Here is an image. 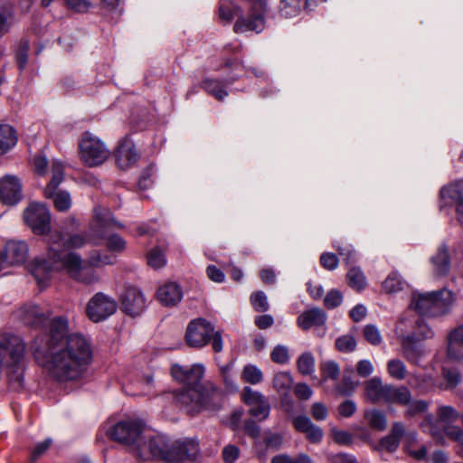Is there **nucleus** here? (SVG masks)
<instances>
[{"mask_svg":"<svg viewBox=\"0 0 463 463\" xmlns=\"http://www.w3.org/2000/svg\"><path fill=\"white\" fill-rule=\"evenodd\" d=\"M112 222L109 210L97 207L90 230L85 234H67L60 231L51 232L44 239L46 252L43 256L35 258L30 264V271L38 285L41 288L46 287L52 273L61 270H66L72 278L85 284L97 282L99 279L94 272L82 273V259L73 250L87 244L98 245L104 238L99 230Z\"/></svg>","mask_w":463,"mask_h":463,"instance_id":"f257e3e1","label":"nucleus"},{"mask_svg":"<svg viewBox=\"0 0 463 463\" xmlns=\"http://www.w3.org/2000/svg\"><path fill=\"white\" fill-rule=\"evenodd\" d=\"M92 361V349L82 335L69 333L68 320L62 317L50 322L46 340L44 368L59 383L80 379Z\"/></svg>","mask_w":463,"mask_h":463,"instance_id":"f03ea898","label":"nucleus"},{"mask_svg":"<svg viewBox=\"0 0 463 463\" xmlns=\"http://www.w3.org/2000/svg\"><path fill=\"white\" fill-rule=\"evenodd\" d=\"M205 368L202 364L190 366L173 364V378L184 386L176 392V401L187 413L194 415L202 411H214L222 405V392L211 382L202 383Z\"/></svg>","mask_w":463,"mask_h":463,"instance_id":"7ed1b4c3","label":"nucleus"},{"mask_svg":"<svg viewBox=\"0 0 463 463\" xmlns=\"http://www.w3.org/2000/svg\"><path fill=\"white\" fill-rule=\"evenodd\" d=\"M134 454L139 460L161 459L171 463H194L200 453L199 443L194 439H185L169 444L166 437L143 436Z\"/></svg>","mask_w":463,"mask_h":463,"instance_id":"20e7f679","label":"nucleus"},{"mask_svg":"<svg viewBox=\"0 0 463 463\" xmlns=\"http://www.w3.org/2000/svg\"><path fill=\"white\" fill-rule=\"evenodd\" d=\"M24 354L25 343L22 337L11 332H0V374L6 372L14 388L23 385Z\"/></svg>","mask_w":463,"mask_h":463,"instance_id":"39448f33","label":"nucleus"},{"mask_svg":"<svg viewBox=\"0 0 463 463\" xmlns=\"http://www.w3.org/2000/svg\"><path fill=\"white\" fill-rule=\"evenodd\" d=\"M454 301L452 291L442 288L439 291L428 293H415L412 297L411 307L420 315L436 317L445 314Z\"/></svg>","mask_w":463,"mask_h":463,"instance_id":"423d86ee","label":"nucleus"},{"mask_svg":"<svg viewBox=\"0 0 463 463\" xmlns=\"http://www.w3.org/2000/svg\"><path fill=\"white\" fill-rule=\"evenodd\" d=\"M145 423L137 419H128L116 423L109 430L111 439L130 448L133 454L143 440Z\"/></svg>","mask_w":463,"mask_h":463,"instance_id":"0eeeda50","label":"nucleus"},{"mask_svg":"<svg viewBox=\"0 0 463 463\" xmlns=\"http://www.w3.org/2000/svg\"><path fill=\"white\" fill-rule=\"evenodd\" d=\"M81 161L88 166L102 165L109 156V150L98 137L85 132L79 143Z\"/></svg>","mask_w":463,"mask_h":463,"instance_id":"6e6552de","label":"nucleus"},{"mask_svg":"<svg viewBox=\"0 0 463 463\" xmlns=\"http://www.w3.org/2000/svg\"><path fill=\"white\" fill-rule=\"evenodd\" d=\"M246 3L249 8V14L246 17H238L234 24L233 31L236 33L246 32L260 33L265 27L266 3L263 0H246Z\"/></svg>","mask_w":463,"mask_h":463,"instance_id":"1a4fd4ad","label":"nucleus"},{"mask_svg":"<svg viewBox=\"0 0 463 463\" xmlns=\"http://www.w3.org/2000/svg\"><path fill=\"white\" fill-rule=\"evenodd\" d=\"M52 179L44 189V196L52 198L55 208L60 212L68 211L71 206V195L66 191H58L59 184L63 180V166L59 162H53Z\"/></svg>","mask_w":463,"mask_h":463,"instance_id":"9d476101","label":"nucleus"},{"mask_svg":"<svg viewBox=\"0 0 463 463\" xmlns=\"http://www.w3.org/2000/svg\"><path fill=\"white\" fill-rule=\"evenodd\" d=\"M24 220L37 235H44L51 232V213L43 203H30L24 212Z\"/></svg>","mask_w":463,"mask_h":463,"instance_id":"9b49d317","label":"nucleus"},{"mask_svg":"<svg viewBox=\"0 0 463 463\" xmlns=\"http://www.w3.org/2000/svg\"><path fill=\"white\" fill-rule=\"evenodd\" d=\"M117 307V302L112 298L99 292L89 300L86 313L92 322L98 323L112 316Z\"/></svg>","mask_w":463,"mask_h":463,"instance_id":"f8f14e48","label":"nucleus"},{"mask_svg":"<svg viewBox=\"0 0 463 463\" xmlns=\"http://www.w3.org/2000/svg\"><path fill=\"white\" fill-rule=\"evenodd\" d=\"M213 326L203 318L192 320L186 328L185 340L189 346L201 348L211 340Z\"/></svg>","mask_w":463,"mask_h":463,"instance_id":"ddd939ff","label":"nucleus"},{"mask_svg":"<svg viewBox=\"0 0 463 463\" xmlns=\"http://www.w3.org/2000/svg\"><path fill=\"white\" fill-rule=\"evenodd\" d=\"M242 402L250 407L249 413L259 420H266L270 412V405L267 398L260 392L249 386L243 388Z\"/></svg>","mask_w":463,"mask_h":463,"instance_id":"4468645a","label":"nucleus"},{"mask_svg":"<svg viewBox=\"0 0 463 463\" xmlns=\"http://www.w3.org/2000/svg\"><path fill=\"white\" fill-rule=\"evenodd\" d=\"M146 307L144 294L137 288H127L121 296V309L131 317L140 315Z\"/></svg>","mask_w":463,"mask_h":463,"instance_id":"2eb2a0df","label":"nucleus"},{"mask_svg":"<svg viewBox=\"0 0 463 463\" xmlns=\"http://www.w3.org/2000/svg\"><path fill=\"white\" fill-rule=\"evenodd\" d=\"M22 199V184L20 180L11 175L0 179V200L7 205H14Z\"/></svg>","mask_w":463,"mask_h":463,"instance_id":"dca6fc26","label":"nucleus"},{"mask_svg":"<svg viewBox=\"0 0 463 463\" xmlns=\"http://www.w3.org/2000/svg\"><path fill=\"white\" fill-rule=\"evenodd\" d=\"M16 317L25 325L34 327L44 326L49 318V315L34 304L20 307L16 311Z\"/></svg>","mask_w":463,"mask_h":463,"instance_id":"f3484780","label":"nucleus"},{"mask_svg":"<svg viewBox=\"0 0 463 463\" xmlns=\"http://www.w3.org/2000/svg\"><path fill=\"white\" fill-rule=\"evenodd\" d=\"M28 246L23 241H9L6 242L3 257L6 266H14L24 263L28 256Z\"/></svg>","mask_w":463,"mask_h":463,"instance_id":"a211bd4d","label":"nucleus"},{"mask_svg":"<svg viewBox=\"0 0 463 463\" xmlns=\"http://www.w3.org/2000/svg\"><path fill=\"white\" fill-rule=\"evenodd\" d=\"M118 165L127 169L133 165L139 158L133 142L128 138L123 139L115 152Z\"/></svg>","mask_w":463,"mask_h":463,"instance_id":"6ab92c4d","label":"nucleus"},{"mask_svg":"<svg viewBox=\"0 0 463 463\" xmlns=\"http://www.w3.org/2000/svg\"><path fill=\"white\" fill-rule=\"evenodd\" d=\"M420 342L416 339V334H410L402 340V354L411 364H417L425 354V348Z\"/></svg>","mask_w":463,"mask_h":463,"instance_id":"aec40b11","label":"nucleus"},{"mask_svg":"<svg viewBox=\"0 0 463 463\" xmlns=\"http://www.w3.org/2000/svg\"><path fill=\"white\" fill-rule=\"evenodd\" d=\"M294 428L303 434L312 443H318L323 438V430L315 425L307 416H298L293 419Z\"/></svg>","mask_w":463,"mask_h":463,"instance_id":"412c9836","label":"nucleus"},{"mask_svg":"<svg viewBox=\"0 0 463 463\" xmlns=\"http://www.w3.org/2000/svg\"><path fill=\"white\" fill-rule=\"evenodd\" d=\"M109 213L111 212L109 211ZM110 216L113 220V222L110 225L103 227L99 230V232L104 234V238L100 241V242L98 245L101 244L103 241H106V246L109 250L120 252L125 250L126 241L122 237H120L118 234H110V232L115 228H122L123 225L114 219L112 213H110Z\"/></svg>","mask_w":463,"mask_h":463,"instance_id":"4be33fe9","label":"nucleus"},{"mask_svg":"<svg viewBox=\"0 0 463 463\" xmlns=\"http://www.w3.org/2000/svg\"><path fill=\"white\" fill-rule=\"evenodd\" d=\"M411 399V392L406 386L387 384L383 399L384 403L405 406L410 403Z\"/></svg>","mask_w":463,"mask_h":463,"instance_id":"5701e85b","label":"nucleus"},{"mask_svg":"<svg viewBox=\"0 0 463 463\" xmlns=\"http://www.w3.org/2000/svg\"><path fill=\"white\" fill-rule=\"evenodd\" d=\"M156 297L164 306H175L182 300L183 291L178 284L168 282L157 289Z\"/></svg>","mask_w":463,"mask_h":463,"instance_id":"b1692460","label":"nucleus"},{"mask_svg":"<svg viewBox=\"0 0 463 463\" xmlns=\"http://www.w3.org/2000/svg\"><path fill=\"white\" fill-rule=\"evenodd\" d=\"M447 352L450 360L463 359V326L456 327L449 334Z\"/></svg>","mask_w":463,"mask_h":463,"instance_id":"393cba45","label":"nucleus"},{"mask_svg":"<svg viewBox=\"0 0 463 463\" xmlns=\"http://www.w3.org/2000/svg\"><path fill=\"white\" fill-rule=\"evenodd\" d=\"M326 321V314L318 307H313L304 311L298 317V325L303 330H307L312 326H323Z\"/></svg>","mask_w":463,"mask_h":463,"instance_id":"a878e982","label":"nucleus"},{"mask_svg":"<svg viewBox=\"0 0 463 463\" xmlns=\"http://www.w3.org/2000/svg\"><path fill=\"white\" fill-rule=\"evenodd\" d=\"M388 383H383L379 376H374L364 383V395L373 403L383 402Z\"/></svg>","mask_w":463,"mask_h":463,"instance_id":"bb28decb","label":"nucleus"},{"mask_svg":"<svg viewBox=\"0 0 463 463\" xmlns=\"http://www.w3.org/2000/svg\"><path fill=\"white\" fill-rule=\"evenodd\" d=\"M439 421V418L436 419L432 414L427 413L420 423V428L423 432L430 434L437 444L445 445L446 440Z\"/></svg>","mask_w":463,"mask_h":463,"instance_id":"cd10ccee","label":"nucleus"},{"mask_svg":"<svg viewBox=\"0 0 463 463\" xmlns=\"http://www.w3.org/2000/svg\"><path fill=\"white\" fill-rule=\"evenodd\" d=\"M439 421V418L436 419L432 414L427 413L420 423V428L423 432L430 434L437 444L445 445L446 440Z\"/></svg>","mask_w":463,"mask_h":463,"instance_id":"c85d7f7f","label":"nucleus"},{"mask_svg":"<svg viewBox=\"0 0 463 463\" xmlns=\"http://www.w3.org/2000/svg\"><path fill=\"white\" fill-rule=\"evenodd\" d=\"M405 434L404 425L400 421L393 422L390 433L383 438L380 441V447L389 452L395 451L399 445L401 439Z\"/></svg>","mask_w":463,"mask_h":463,"instance_id":"c756f323","label":"nucleus"},{"mask_svg":"<svg viewBox=\"0 0 463 463\" xmlns=\"http://www.w3.org/2000/svg\"><path fill=\"white\" fill-rule=\"evenodd\" d=\"M440 195L443 199H450L456 207L458 221L463 225V192L458 184H450L440 190Z\"/></svg>","mask_w":463,"mask_h":463,"instance_id":"7c9ffc66","label":"nucleus"},{"mask_svg":"<svg viewBox=\"0 0 463 463\" xmlns=\"http://www.w3.org/2000/svg\"><path fill=\"white\" fill-rule=\"evenodd\" d=\"M432 271L436 277H444L448 274L450 267L448 250L445 246L439 248L437 253L431 257Z\"/></svg>","mask_w":463,"mask_h":463,"instance_id":"2f4dec72","label":"nucleus"},{"mask_svg":"<svg viewBox=\"0 0 463 463\" xmlns=\"http://www.w3.org/2000/svg\"><path fill=\"white\" fill-rule=\"evenodd\" d=\"M17 143L15 129L8 124L0 125V155L7 153Z\"/></svg>","mask_w":463,"mask_h":463,"instance_id":"473e14b6","label":"nucleus"},{"mask_svg":"<svg viewBox=\"0 0 463 463\" xmlns=\"http://www.w3.org/2000/svg\"><path fill=\"white\" fill-rule=\"evenodd\" d=\"M404 437V446L406 451L415 459H423L427 455V448L425 446H421L418 449H414L413 446L417 443L418 435L416 431H405Z\"/></svg>","mask_w":463,"mask_h":463,"instance_id":"72a5a7b5","label":"nucleus"},{"mask_svg":"<svg viewBox=\"0 0 463 463\" xmlns=\"http://www.w3.org/2000/svg\"><path fill=\"white\" fill-rule=\"evenodd\" d=\"M364 417L368 425L378 431H383L387 426V419L384 413L377 409L364 411Z\"/></svg>","mask_w":463,"mask_h":463,"instance_id":"f704fd0d","label":"nucleus"},{"mask_svg":"<svg viewBox=\"0 0 463 463\" xmlns=\"http://www.w3.org/2000/svg\"><path fill=\"white\" fill-rule=\"evenodd\" d=\"M202 88L220 101L228 96L224 83L218 80L205 79L202 82Z\"/></svg>","mask_w":463,"mask_h":463,"instance_id":"c9c22d12","label":"nucleus"},{"mask_svg":"<svg viewBox=\"0 0 463 463\" xmlns=\"http://www.w3.org/2000/svg\"><path fill=\"white\" fill-rule=\"evenodd\" d=\"M272 383L280 395H287L292 388L293 378L288 372H279L274 375Z\"/></svg>","mask_w":463,"mask_h":463,"instance_id":"e433bc0d","label":"nucleus"},{"mask_svg":"<svg viewBox=\"0 0 463 463\" xmlns=\"http://www.w3.org/2000/svg\"><path fill=\"white\" fill-rule=\"evenodd\" d=\"M241 378L246 383L256 385L263 381V373L258 366L248 364L242 368Z\"/></svg>","mask_w":463,"mask_h":463,"instance_id":"4c0bfd02","label":"nucleus"},{"mask_svg":"<svg viewBox=\"0 0 463 463\" xmlns=\"http://www.w3.org/2000/svg\"><path fill=\"white\" fill-rule=\"evenodd\" d=\"M240 12V8L232 2L228 0H221L218 9V16L222 23L230 24L233 20L234 16L238 15Z\"/></svg>","mask_w":463,"mask_h":463,"instance_id":"58836bf2","label":"nucleus"},{"mask_svg":"<svg viewBox=\"0 0 463 463\" xmlns=\"http://www.w3.org/2000/svg\"><path fill=\"white\" fill-rule=\"evenodd\" d=\"M147 265L154 269H160L166 265V257L159 247L152 248L146 255Z\"/></svg>","mask_w":463,"mask_h":463,"instance_id":"ea45409f","label":"nucleus"},{"mask_svg":"<svg viewBox=\"0 0 463 463\" xmlns=\"http://www.w3.org/2000/svg\"><path fill=\"white\" fill-rule=\"evenodd\" d=\"M346 279L348 285L357 291L364 289L366 286V278L359 268L350 269L346 274Z\"/></svg>","mask_w":463,"mask_h":463,"instance_id":"a19ab883","label":"nucleus"},{"mask_svg":"<svg viewBox=\"0 0 463 463\" xmlns=\"http://www.w3.org/2000/svg\"><path fill=\"white\" fill-rule=\"evenodd\" d=\"M387 372L392 378L398 381L404 380L407 376L406 365L400 359L389 360L387 363Z\"/></svg>","mask_w":463,"mask_h":463,"instance_id":"79ce46f5","label":"nucleus"},{"mask_svg":"<svg viewBox=\"0 0 463 463\" xmlns=\"http://www.w3.org/2000/svg\"><path fill=\"white\" fill-rule=\"evenodd\" d=\"M301 11L299 0H281L279 5L280 14L285 18L297 16Z\"/></svg>","mask_w":463,"mask_h":463,"instance_id":"37998d69","label":"nucleus"},{"mask_svg":"<svg viewBox=\"0 0 463 463\" xmlns=\"http://www.w3.org/2000/svg\"><path fill=\"white\" fill-rule=\"evenodd\" d=\"M300 373L308 375L315 371V358L311 353H303L297 361Z\"/></svg>","mask_w":463,"mask_h":463,"instance_id":"c03bdc74","label":"nucleus"},{"mask_svg":"<svg viewBox=\"0 0 463 463\" xmlns=\"http://www.w3.org/2000/svg\"><path fill=\"white\" fill-rule=\"evenodd\" d=\"M88 262L93 267L112 265L116 262V257L107 253L101 254L99 251L94 250L89 256Z\"/></svg>","mask_w":463,"mask_h":463,"instance_id":"a18cd8bd","label":"nucleus"},{"mask_svg":"<svg viewBox=\"0 0 463 463\" xmlns=\"http://www.w3.org/2000/svg\"><path fill=\"white\" fill-rule=\"evenodd\" d=\"M414 330L411 334H416V339L422 341L424 339L431 338L434 335L433 331L423 318L417 317L414 320Z\"/></svg>","mask_w":463,"mask_h":463,"instance_id":"49530a36","label":"nucleus"},{"mask_svg":"<svg viewBox=\"0 0 463 463\" xmlns=\"http://www.w3.org/2000/svg\"><path fill=\"white\" fill-rule=\"evenodd\" d=\"M404 282L397 272L391 273L383 283V288L387 293H393L403 288Z\"/></svg>","mask_w":463,"mask_h":463,"instance_id":"de8ad7c7","label":"nucleus"},{"mask_svg":"<svg viewBox=\"0 0 463 463\" xmlns=\"http://www.w3.org/2000/svg\"><path fill=\"white\" fill-rule=\"evenodd\" d=\"M406 411H405V416L408 418L414 417L420 413H425L429 410V402L424 400H416L410 402L409 404L405 405Z\"/></svg>","mask_w":463,"mask_h":463,"instance_id":"09e8293b","label":"nucleus"},{"mask_svg":"<svg viewBox=\"0 0 463 463\" xmlns=\"http://www.w3.org/2000/svg\"><path fill=\"white\" fill-rule=\"evenodd\" d=\"M321 375L323 381L336 380L340 375V368L334 361H326L321 364Z\"/></svg>","mask_w":463,"mask_h":463,"instance_id":"8fccbe9b","label":"nucleus"},{"mask_svg":"<svg viewBox=\"0 0 463 463\" xmlns=\"http://www.w3.org/2000/svg\"><path fill=\"white\" fill-rule=\"evenodd\" d=\"M270 359L279 364H288L289 362L288 348L283 345H276L270 353Z\"/></svg>","mask_w":463,"mask_h":463,"instance_id":"3c124183","label":"nucleus"},{"mask_svg":"<svg viewBox=\"0 0 463 463\" xmlns=\"http://www.w3.org/2000/svg\"><path fill=\"white\" fill-rule=\"evenodd\" d=\"M251 305L257 312H265L269 309L268 298L263 291H257L250 296Z\"/></svg>","mask_w":463,"mask_h":463,"instance_id":"603ef678","label":"nucleus"},{"mask_svg":"<svg viewBox=\"0 0 463 463\" xmlns=\"http://www.w3.org/2000/svg\"><path fill=\"white\" fill-rule=\"evenodd\" d=\"M336 348L343 353L353 352L356 347V341L351 335H344L335 341Z\"/></svg>","mask_w":463,"mask_h":463,"instance_id":"864d4df0","label":"nucleus"},{"mask_svg":"<svg viewBox=\"0 0 463 463\" xmlns=\"http://www.w3.org/2000/svg\"><path fill=\"white\" fill-rule=\"evenodd\" d=\"M364 336L367 342L373 345H378L382 343V335L374 325H367L364 328Z\"/></svg>","mask_w":463,"mask_h":463,"instance_id":"5fc2aeb1","label":"nucleus"},{"mask_svg":"<svg viewBox=\"0 0 463 463\" xmlns=\"http://www.w3.org/2000/svg\"><path fill=\"white\" fill-rule=\"evenodd\" d=\"M438 417L443 422H450L456 420L459 414L452 406L442 405L438 409Z\"/></svg>","mask_w":463,"mask_h":463,"instance_id":"6e6d98bb","label":"nucleus"},{"mask_svg":"<svg viewBox=\"0 0 463 463\" xmlns=\"http://www.w3.org/2000/svg\"><path fill=\"white\" fill-rule=\"evenodd\" d=\"M52 439H46L45 440L36 444V446L33 448V449L31 452L29 460L31 463H35L39 458H41L50 448L52 445Z\"/></svg>","mask_w":463,"mask_h":463,"instance_id":"4d7b16f0","label":"nucleus"},{"mask_svg":"<svg viewBox=\"0 0 463 463\" xmlns=\"http://www.w3.org/2000/svg\"><path fill=\"white\" fill-rule=\"evenodd\" d=\"M343 296L339 290L331 289L325 297L324 303L328 309L335 308L341 305Z\"/></svg>","mask_w":463,"mask_h":463,"instance_id":"13d9d810","label":"nucleus"},{"mask_svg":"<svg viewBox=\"0 0 463 463\" xmlns=\"http://www.w3.org/2000/svg\"><path fill=\"white\" fill-rule=\"evenodd\" d=\"M271 463H311L310 458L304 454L299 455L296 458H292L288 455L280 454L278 456H275Z\"/></svg>","mask_w":463,"mask_h":463,"instance_id":"bf43d9fd","label":"nucleus"},{"mask_svg":"<svg viewBox=\"0 0 463 463\" xmlns=\"http://www.w3.org/2000/svg\"><path fill=\"white\" fill-rule=\"evenodd\" d=\"M29 46L27 42H21L15 53V58L20 70H24L27 64Z\"/></svg>","mask_w":463,"mask_h":463,"instance_id":"052dcab7","label":"nucleus"},{"mask_svg":"<svg viewBox=\"0 0 463 463\" xmlns=\"http://www.w3.org/2000/svg\"><path fill=\"white\" fill-rule=\"evenodd\" d=\"M443 377L447 382V389L455 388L460 382V374L456 369L443 368Z\"/></svg>","mask_w":463,"mask_h":463,"instance_id":"680f3d73","label":"nucleus"},{"mask_svg":"<svg viewBox=\"0 0 463 463\" xmlns=\"http://www.w3.org/2000/svg\"><path fill=\"white\" fill-rule=\"evenodd\" d=\"M443 435L463 446V430L458 426H449L443 430Z\"/></svg>","mask_w":463,"mask_h":463,"instance_id":"e2e57ef3","label":"nucleus"},{"mask_svg":"<svg viewBox=\"0 0 463 463\" xmlns=\"http://www.w3.org/2000/svg\"><path fill=\"white\" fill-rule=\"evenodd\" d=\"M321 265L328 270H334L338 266L337 256L331 252H325L320 257Z\"/></svg>","mask_w":463,"mask_h":463,"instance_id":"0e129e2a","label":"nucleus"},{"mask_svg":"<svg viewBox=\"0 0 463 463\" xmlns=\"http://www.w3.org/2000/svg\"><path fill=\"white\" fill-rule=\"evenodd\" d=\"M356 404L352 400H346L339 404L337 411L340 416L349 418L356 411Z\"/></svg>","mask_w":463,"mask_h":463,"instance_id":"69168bd1","label":"nucleus"},{"mask_svg":"<svg viewBox=\"0 0 463 463\" xmlns=\"http://www.w3.org/2000/svg\"><path fill=\"white\" fill-rule=\"evenodd\" d=\"M34 172L39 175H44L47 173L48 160L44 156L37 155L33 160Z\"/></svg>","mask_w":463,"mask_h":463,"instance_id":"338daca9","label":"nucleus"},{"mask_svg":"<svg viewBox=\"0 0 463 463\" xmlns=\"http://www.w3.org/2000/svg\"><path fill=\"white\" fill-rule=\"evenodd\" d=\"M240 454L239 449L234 445H227L223 448L222 457L225 463H234Z\"/></svg>","mask_w":463,"mask_h":463,"instance_id":"774afa93","label":"nucleus"}]
</instances>
